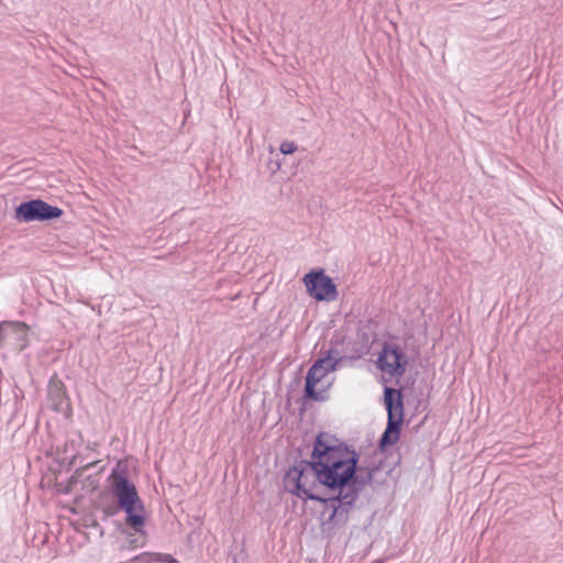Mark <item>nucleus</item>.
<instances>
[{
	"mask_svg": "<svg viewBox=\"0 0 563 563\" xmlns=\"http://www.w3.org/2000/svg\"><path fill=\"white\" fill-rule=\"evenodd\" d=\"M360 455L336 437L320 432L316 438L310 461H300L284 476L287 492L303 500L330 503V521L345 522L349 510L358 497L357 471ZM377 468L366 471V478L360 483H371Z\"/></svg>",
	"mask_w": 563,
	"mask_h": 563,
	"instance_id": "obj_1",
	"label": "nucleus"
},
{
	"mask_svg": "<svg viewBox=\"0 0 563 563\" xmlns=\"http://www.w3.org/2000/svg\"><path fill=\"white\" fill-rule=\"evenodd\" d=\"M110 478L112 493L126 514L125 525L136 532L141 531L145 523V507L135 485L126 476L118 473H113Z\"/></svg>",
	"mask_w": 563,
	"mask_h": 563,
	"instance_id": "obj_2",
	"label": "nucleus"
},
{
	"mask_svg": "<svg viewBox=\"0 0 563 563\" xmlns=\"http://www.w3.org/2000/svg\"><path fill=\"white\" fill-rule=\"evenodd\" d=\"M342 357L338 350L330 349L308 369L305 383V398L314 401H324L329 398L328 389L331 382L324 383L327 376L334 372Z\"/></svg>",
	"mask_w": 563,
	"mask_h": 563,
	"instance_id": "obj_3",
	"label": "nucleus"
},
{
	"mask_svg": "<svg viewBox=\"0 0 563 563\" xmlns=\"http://www.w3.org/2000/svg\"><path fill=\"white\" fill-rule=\"evenodd\" d=\"M384 400L388 413V420L387 427L379 439V448L382 450H385L387 446H391L398 442L404 420L401 391L391 387H385Z\"/></svg>",
	"mask_w": 563,
	"mask_h": 563,
	"instance_id": "obj_4",
	"label": "nucleus"
},
{
	"mask_svg": "<svg viewBox=\"0 0 563 563\" xmlns=\"http://www.w3.org/2000/svg\"><path fill=\"white\" fill-rule=\"evenodd\" d=\"M63 210L41 199H32L15 208V219L20 222L49 221L59 218Z\"/></svg>",
	"mask_w": 563,
	"mask_h": 563,
	"instance_id": "obj_5",
	"label": "nucleus"
},
{
	"mask_svg": "<svg viewBox=\"0 0 563 563\" xmlns=\"http://www.w3.org/2000/svg\"><path fill=\"white\" fill-rule=\"evenodd\" d=\"M303 282L308 294L318 301H333L338 298L335 284L322 269L306 274Z\"/></svg>",
	"mask_w": 563,
	"mask_h": 563,
	"instance_id": "obj_6",
	"label": "nucleus"
},
{
	"mask_svg": "<svg viewBox=\"0 0 563 563\" xmlns=\"http://www.w3.org/2000/svg\"><path fill=\"white\" fill-rule=\"evenodd\" d=\"M407 355L397 344H385L378 356V367L394 377H401L406 373Z\"/></svg>",
	"mask_w": 563,
	"mask_h": 563,
	"instance_id": "obj_7",
	"label": "nucleus"
},
{
	"mask_svg": "<svg viewBox=\"0 0 563 563\" xmlns=\"http://www.w3.org/2000/svg\"><path fill=\"white\" fill-rule=\"evenodd\" d=\"M29 328L19 321H3L0 323V347H9L21 352L27 344Z\"/></svg>",
	"mask_w": 563,
	"mask_h": 563,
	"instance_id": "obj_8",
	"label": "nucleus"
},
{
	"mask_svg": "<svg viewBox=\"0 0 563 563\" xmlns=\"http://www.w3.org/2000/svg\"><path fill=\"white\" fill-rule=\"evenodd\" d=\"M47 400L52 409L57 412H67L70 407L65 385L56 374L48 382Z\"/></svg>",
	"mask_w": 563,
	"mask_h": 563,
	"instance_id": "obj_9",
	"label": "nucleus"
},
{
	"mask_svg": "<svg viewBox=\"0 0 563 563\" xmlns=\"http://www.w3.org/2000/svg\"><path fill=\"white\" fill-rule=\"evenodd\" d=\"M98 508L102 510V512L107 517H112L119 512V509L121 508L119 506V503H115L113 500H107L102 495L100 498V501L98 504Z\"/></svg>",
	"mask_w": 563,
	"mask_h": 563,
	"instance_id": "obj_10",
	"label": "nucleus"
},
{
	"mask_svg": "<svg viewBox=\"0 0 563 563\" xmlns=\"http://www.w3.org/2000/svg\"><path fill=\"white\" fill-rule=\"evenodd\" d=\"M134 533H131L128 537V547L130 549H136L145 545L146 542V533L142 529L141 531L136 532L133 530Z\"/></svg>",
	"mask_w": 563,
	"mask_h": 563,
	"instance_id": "obj_11",
	"label": "nucleus"
},
{
	"mask_svg": "<svg viewBox=\"0 0 563 563\" xmlns=\"http://www.w3.org/2000/svg\"><path fill=\"white\" fill-rule=\"evenodd\" d=\"M176 563L177 560L170 555V554H163V553H154L153 552V563Z\"/></svg>",
	"mask_w": 563,
	"mask_h": 563,
	"instance_id": "obj_12",
	"label": "nucleus"
},
{
	"mask_svg": "<svg viewBox=\"0 0 563 563\" xmlns=\"http://www.w3.org/2000/svg\"><path fill=\"white\" fill-rule=\"evenodd\" d=\"M297 150V144L291 141H284L280 144V152L285 155L292 154Z\"/></svg>",
	"mask_w": 563,
	"mask_h": 563,
	"instance_id": "obj_13",
	"label": "nucleus"
}]
</instances>
